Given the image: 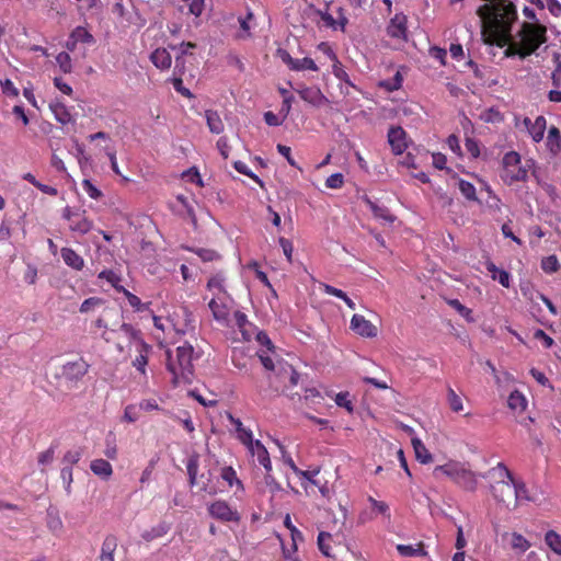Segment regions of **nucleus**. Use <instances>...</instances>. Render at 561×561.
<instances>
[{"label":"nucleus","mask_w":561,"mask_h":561,"mask_svg":"<svg viewBox=\"0 0 561 561\" xmlns=\"http://www.w3.org/2000/svg\"><path fill=\"white\" fill-rule=\"evenodd\" d=\"M91 471L103 480H108L113 474L112 465L102 458L94 459L90 463Z\"/></svg>","instance_id":"5701e85b"},{"label":"nucleus","mask_w":561,"mask_h":561,"mask_svg":"<svg viewBox=\"0 0 561 561\" xmlns=\"http://www.w3.org/2000/svg\"><path fill=\"white\" fill-rule=\"evenodd\" d=\"M547 546L558 556H561V536L554 530H549L545 535Z\"/></svg>","instance_id":"e433bc0d"},{"label":"nucleus","mask_w":561,"mask_h":561,"mask_svg":"<svg viewBox=\"0 0 561 561\" xmlns=\"http://www.w3.org/2000/svg\"><path fill=\"white\" fill-rule=\"evenodd\" d=\"M182 311H183V316H184V323L181 327L175 325V330L178 333L185 334L187 331L194 330L195 321H194V317H193L192 312H190L187 310V308H183Z\"/></svg>","instance_id":"a18cd8bd"},{"label":"nucleus","mask_w":561,"mask_h":561,"mask_svg":"<svg viewBox=\"0 0 561 561\" xmlns=\"http://www.w3.org/2000/svg\"><path fill=\"white\" fill-rule=\"evenodd\" d=\"M503 170L501 179L508 185L515 182L526 181L528 171L520 164V156L516 151H510L504 154Z\"/></svg>","instance_id":"39448f33"},{"label":"nucleus","mask_w":561,"mask_h":561,"mask_svg":"<svg viewBox=\"0 0 561 561\" xmlns=\"http://www.w3.org/2000/svg\"><path fill=\"white\" fill-rule=\"evenodd\" d=\"M534 499L530 496L526 484L523 481L514 479V497L512 508L515 510L524 502H531Z\"/></svg>","instance_id":"4be33fe9"},{"label":"nucleus","mask_w":561,"mask_h":561,"mask_svg":"<svg viewBox=\"0 0 561 561\" xmlns=\"http://www.w3.org/2000/svg\"><path fill=\"white\" fill-rule=\"evenodd\" d=\"M350 328L353 332L363 337L373 339L378 334L377 327L367 320L364 316L357 313L352 317Z\"/></svg>","instance_id":"1a4fd4ad"},{"label":"nucleus","mask_w":561,"mask_h":561,"mask_svg":"<svg viewBox=\"0 0 561 561\" xmlns=\"http://www.w3.org/2000/svg\"><path fill=\"white\" fill-rule=\"evenodd\" d=\"M233 167L239 173L249 176L250 179L259 183L261 186H263V182L261 181V179L257 175H255L244 162L236 161L233 163Z\"/></svg>","instance_id":"3c124183"},{"label":"nucleus","mask_w":561,"mask_h":561,"mask_svg":"<svg viewBox=\"0 0 561 561\" xmlns=\"http://www.w3.org/2000/svg\"><path fill=\"white\" fill-rule=\"evenodd\" d=\"M115 333L124 335L126 337L128 344H131L133 342H135L137 345V344H139V340H142L140 331L135 329L129 323H122L119 325V329L116 330Z\"/></svg>","instance_id":"c85d7f7f"},{"label":"nucleus","mask_w":561,"mask_h":561,"mask_svg":"<svg viewBox=\"0 0 561 561\" xmlns=\"http://www.w3.org/2000/svg\"><path fill=\"white\" fill-rule=\"evenodd\" d=\"M284 526L290 531L291 541L295 543L304 541L302 533L291 523L289 514L284 518Z\"/></svg>","instance_id":"37998d69"},{"label":"nucleus","mask_w":561,"mask_h":561,"mask_svg":"<svg viewBox=\"0 0 561 561\" xmlns=\"http://www.w3.org/2000/svg\"><path fill=\"white\" fill-rule=\"evenodd\" d=\"M458 187L461 194L468 199V201H478L476 187L472 183L463 180L458 179Z\"/></svg>","instance_id":"a19ab883"},{"label":"nucleus","mask_w":561,"mask_h":561,"mask_svg":"<svg viewBox=\"0 0 561 561\" xmlns=\"http://www.w3.org/2000/svg\"><path fill=\"white\" fill-rule=\"evenodd\" d=\"M237 438L247 447L249 448L252 446L255 440L253 439L252 432L249 428H240L239 432H237Z\"/></svg>","instance_id":"4d7b16f0"},{"label":"nucleus","mask_w":561,"mask_h":561,"mask_svg":"<svg viewBox=\"0 0 561 561\" xmlns=\"http://www.w3.org/2000/svg\"><path fill=\"white\" fill-rule=\"evenodd\" d=\"M56 62L64 73H70L72 70L71 57L68 53L61 51L56 56Z\"/></svg>","instance_id":"49530a36"},{"label":"nucleus","mask_w":561,"mask_h":561,"mask_svg":"<svg viewBox=\"0 0 561 561\" xmlns=\"http://www.w3.org/2000/svg\"><path fill=\"white\" fill-rule=\"evenodd\" d=\"M122 294H124V296L127 298L128 300V304L136 310V311H142L147 308V305L146 304H142L140 298L136 295H134L133 293H130L129 290H127L126 288H124V290L122 291Z\"/></svg>","instance_id":"8fccbe9b"},{"label":"nucleus","mask_w":561,"mask_h":561,"mask_svg":"<svg viewBox=\"0 0 561 561\" xmlns=\"http://www.w3.org/2000/svg\"><path fill=\"white\" fill-rule=\"evenodd\" d=\"M488 474L497 478L496 482L491 485V492L494 500L499 504H502L512 511L514 497L513 473L503 462H499L495 467L489 470Z\"/></svg>","instance_id":"20e7f679"},{"label":"nucleus","mask_w":561,"mask_h":561,"mask_svg":"<svg viewBox=\"0 0 561 561\" xmlns=\"http://www.w3.org/2000/svg\"><path fill=\"white\" fill-rule=\"evenodd\" d=\"M524 124L535 142H539L543 139L545 130L547 127V121L543 116L536 117L534 122H531L529 117H525Z\"/></svg>","instance_id":"ddd939ff"},{"label":"nucleus","mask_w":561,"mask_h":561,"mask_svg":"<svg viewBox=\"0 0 561 561\" xmlns=\"http://www.w3.org/2000/svg\"><path fill=\"white\" fill-rule=\"evenodd\" d=\"M333 541L332 535L325 531H320L318 535V548L321 553L328 558H334L332 553L331 542Z\"/></svg>","instance_id":"7c9ffc66"},{"label":"nucleus","mask_w":561,"mask_h":561,"mask_svg":"<svg viewBox=\"0 0 561 561\" xmlns=\"http://www.w3.org/2000/svg\"><path fill=\"white\" fill-rule=\"evenodd\" d=\"M332 62H333L332 64V72H333V75L339 80L344 81L345 83H351L350 82V77H348L347 72L344 70L343 65L341 64L339 58H336Z\"/></svg>","instance_id":"603ef678"},{"label":"nucleus","mask_w":561,"mask_h":561,"mask_svg":"<svg viewBox=\"0 0 561 561\" xmlns=\"http://www.w3.org/2000/svg\"><path fill=\"white\" fill-rule=\"evenodd\" d=\"M291 70L294 71H301V70H311V71H318L319 68L313 61V59L309 57H305L301 59H296L294 61V65L291 67Z\"/></svg>","instance_id":"79ce46f5"},{"label":"nucleus","mask_w":561,"mask_h":561,"mask_svg":"<svg viewBox=\"0 0 561 561\" xmlns=\"http://www.w3.org/2000/svg\"><path fill=\"white\" fill-rule=\"evenodd\" d=\"M547 148L553 154L561 151V133L557 126H551L547 136Z\"/></svg>","instance_id":"bb28decb"},{"label":"nucleus","mask_w":561,"mask_h":561,"mask_svg":"<svg viewBox=\"0 0 561 561\" xmlns=\"http://www.w3.org/2000/svg\"><path fill=\"white\" fill-rule=\"evenodd\" d=\"M60 478L62 479L65 483V490L67 494L71 493V483L73 481L72 478V468L71 467H64L60 471Z\"/></svg>","instance_id":"680f3d73"},{"label":"nucleus","mask_w":561,"mask_h":561,"mask_svg":"<svg viewBox=\"0 0 561 561\" xmlns=\"http://www.w3.org/2000/svg\"><path fill=\"white\" fill-rule=\"evenodd\" d=\"M408 19L403 13H397L387 26V34L397 39H407Z\"/></svg>","instance_id":"9b49d317"},{"label":"nucleus","mask_w":561,"mask_h":561,"mask_svg":"<svg viewBox=\"0 0 561 561\" xmlns=\"http://www.w3.org/2000/svg\"><path fill=\"white\" fill-rule=\"evenodd\" d=\"M546 42L547 27L545 25L524 22L516 37L512 38L510 35L501 47L507 45L505 56H518L520 59H525L533 55Z\"/></svg>","instance_id":"f257e3e1"},{"label":"nucleus","mask_w":561,"mask_h":561,"mask_svg":"<svg viewBox=\"0 0 561 561\" xmlns=\"http://www.w3.org/2000/svg\"><path fill=\"white\" fill-rule=\"evenodd\" d=\"M504 541H507L511 549L516 554H523L530 548V542L528 539H526L522 534L513 531V533H505L502 536Z\"/></svg>","instance_id":"f8f14e48"},{"label":"nucleus","mask_w":561,"mask_h":561,"mask_svg":"<svg viewBox=\"0 0 561 561\" xmlns=\"http://www.w3.org/2000/svg\"><path fill=\"white\" fill-rule=\"evenodd\" d=\"M226 277L222 273H217L213 275L207 282V289L213 293L214 297H228L227 290L225 288Z\"/></svg>","instance_id":"a211bd4d"},{"label":"nucleus","mask_w":561,"mask_h":561,"mask_svg":"<svg viewBox=\"0 0 561 561\" xmlns=\"http://www.w3.org/2000/svg\"><path fill=\"white\" fill-rule=\"evenodd\" d=\"M92 327L96 330H102V333L100 334L101 339L104 340L106 343H110L113 341V337L110 335V333H115V329L108 328V322L106 320L105 316L99 317L93 323Z\"/></svg>","instance_id":"2f4dec72"},{"label":"nucleus","mask_w":561,"mask_h":561,"mask_svg":"<svg viewBox=\"0 0 561 561\" xmlns=\"http://www.w3.org/2000/svg\"><path fill=\"white\" fill-rule=\"evenodd\" d=\"M71 37L78 43L92 45L95 43L93 35L83 26H77L70 33Z\"/></svg>","instance_id":"c9c22d12"},{"label":"nucleus","mask_w":561,"mask_h":561,"mask_svg":"<svg viewBox=\"0 0 561 561\" xmlns=\"http://www.w3.org/2000/svg\"><path fill=\"white\" fill-rule=\"evenodd\" d=\"M103 304V299L99 298V297H90V298H87L85 300H83V302L81 304L80 308H79V311L81 313H87L91 310H93L95 307H99Z\"/></svg>","instance_id":"864d4df0"},{"label":"nucleus","mask_w":561,"mask_h":561,"mask_svg":"<svg viewBox=\"0 0 561 561\" xmlns=\"http://www.w3.org/2000/svg\"><path fill=\"white\" fill-rule=\"evenodd\" d=\"M248 450L253 457H256L259 463L263 466L267 472L272 470L270 454L259 439H256L255 443L248 448Z\"/></svg>","instance_id":"2eb2a0df"},{"label":"nucleus","mask_w":561,"mask_h":561,"mask_svg":"<svg viewBox=\"0 0 561 561\" xmlns=\"http://www.w3.org/2000/svg\"><path fill=\"white\" fill-rule=\"evenodd\" d=\"M2 93L7 96L16 98L19 96V89L13 84L10 79L0 80Z\"/></svg>","instance_id":"6e6d98bb"},{"label":"nucleus","mask_w":561,"mask_h":561,"mask_svg":"<svg viewBox=\"0 0 561 561\" xmlns=\"http://www.w3.org/2000/svg\"><path fill=\"white\" fill-rule=\"evenodd\" d=\"M365 202L368 205L375 218L381 219L389 224H392L394 221L396 217L391 215L390 210L387 207L379 206L369 198H366Z\"/></svg>","instance_id":"a878e982"},{"label":"nucleus","mask_w":561,"mask_h":561,"mask_svg":"<svg viewBox=\"0 0 561 561\" xmlns=\"http://www.w3.org/2000/svg\"><path fill=\"white\" fill-rule=\"evenodd\" d=\"M89 369L90 364L83 357H79L65 363L61 366L60 376L68 385L75 387L89 373Z\"/></svg>","instance_id":"423d86ee"},{"label":"nucleus","mask_w":561,"mask_h":561,"mask_svg":"<svg viewBox=\"0 0 561 561\" xmlns=\"http://www.w3.org/2000/svg\"><path fill=\"white\" fill-rule=\"evenodd\" d=\"M296 92L305 102L310 103L313 106H321L327 101V98L319 88L302 87L300 89H296Z\"/></svg>","instance_id":"4468645a"},{"label":"nucleus","mask_w":561,"mask_h":561,"mask_svg":"<svg viewBox=\"0 0 561 561\" xmlns=\"http://www.w3.org/2000/svg\"><path fill=\"white\" fill-rule=\"evenodd\" d=\"M225 298L226 297H220V299H218V297H213L208 304L209 309L217 321H226L228 319L229 308L224 300Z\"/></svg>","instance_id":"6ab92c4d"},{"label":"nucleus","mask_w":561,"mask_h":561,"mask_svg":"<svg viewBox=\"0 0 561 561\" xmlns=\"http://www.w3.org/2000/svg\"><path fill=\"white\" fill-rule=\"evenodd\" d=\"M368 502L371 504L373 508L376 510L378 514L386 516L388 519L390 518V510L386 502L377 501L371 496L368 497Z\"/></svg>","instance_id":"5fc2aeb1"},{"label":"nucleus","mask_w":561,"mask_h":561,"mask_svg":"<svg viewBox=\"0 0 561 561\" xmlns=\"http://www.w3.org/2000/svg\"><path fill=\"white\" fill-rule=\"evenodd\" d=\"M220 477L225 480L229 486L237 484L239 489H243L242 482L238 479L236 470L228 466L221 469Z\"/></svg>","instance_id":"ea45409f"},{"label":"nucleus","mask_w":561,"mask_h":561,"mask_svg":"<svg viewBox=\"0 0 561 561\" xmlns=\"http://www.w3.org/2000/svg\"><path fill=\"white\" fill-rule=\"evenodd\" d=\"M49 108L60 124L66 125L72 121V115L64 103L56 101L49 105Z\"/></svg>","instance_id":"393cba45"},{"label":"nucleus","mask_w":561,"mask_h":561,"mask_svg":"<svg viewBox=\"0 0 561 561\" xmlns=\"http://www.w3.org/2000/svg\"><path fill=\"white\" fill-rule=\"evenodd\" d=\"M403 78L400 71H397L396 75L388 80H383L380 82V87L385 88L387 91H396L399 90L402 85Z\"/></svg>","instance_id":"c03bdc74"},{"label":"nucleus","mask_w":561,"mask_h":561,"mask_svg":"<svg viewBox=\"0 0 561 561\" xmlns=\"http://www.w3.org/2000/svg\"><path fill=\"white\" fill-rule=\"evenodd\" d=\"M81 459V453L79 450H69L64 455L62 462L66 467H71L79 462Z\"/></svg>","instance_id":"69168bd1"},{"label":"nucleus","mask_w":561,"mask_h":561,"mask_svg":"<svg viewBox=\"0 0 561 561\" xmlns=\"http://www.w3.org/2000/svg\"><path fill=\"white\" fill-rule=\"evenodd\" d=\"M298 543L291 542L290 548H287L282 543L283 557L289 561H301L297 556Z\"/></svg>","instance_id":"13d9d810"},{"label":"nucleus","mask_w":561,"mask_h":561,"mask_svg":"<svg viewBox=\"0 0 561 561\" xmlns=\"http://www.w3.org/2000/svg\"><path fill=\"white\" fill-rule=\"evenodd\" d=\"M485 268L493 280H497L505 288L510 287L511 275L507 271L500 270L492 261L485 262Z\"/></svg>","instance_id":"412c9836"},{"label":"nucleus","mask_w":561,"mask_h":561,"mask_svg":"<svg viewBox=\"0 0 561 561\" xmlns=\"http://www.w3.org/2000/svg\"><path fill=\"white\" fill-rule=\"evenodd\" d=\"M447 402L453 412L458 413L463 410V403L460 396H458L450 386L447 387Z\"/></svg>","instance_id":"58836bf2"},{"label":"nucleus","mask_w":561,"mask_h":561,"mask_svg":"<svg viewBox=\"0 0 561 561\" xmlns=\"http://www.w3.org/2000/svg\"><path fill=\"white\" fill-rule=\"evenodd\" d=\"M388 142L394 154L403 153L408 147L405 130L400 126L391 127L388 131Z\"/></svg>","instance_id":"9d476101"},{"label":"nucleus","mask_w":561,"mask_h":561,"mask_svg":"<svg viewBox=\"0 0 561 561\" xmlns=\"http://www.w3.org/2000/svg\"><path fill=\"white\" fill-rule=\"evenodd\" d=\"M412 445L416 459L421 463H428L432 461V455L420 438H412Z\"/></svg>","instance_id":"473e14b6"},{"label":"nucleus","mask_w":561,"mask_h":561,"mask_svg":"<svg viewBox=\"0 0 561 561\" xmlns=\"http://www.w3.org/2000/svg\"><path fill=\"white\" fill-rule=\"evenodd\" d=\"M541 268L546 273H556L560 268L558 257L556 255H549L541 260Z\"/></svg>","instance_id":"09e8293b"},{"label":"nucleus","mask_w":561,"mask_h":561,"mask_svg":"<svg viewBox=\"0 0 561 561\" xmlns=\"http://www.w3.org/2000/svg\"><path fill=\"white\" fill-rule=\"evenodd\" d=\"M507 405L514 411L523 412L527 407V400L522 392L515 390L510 394Z\"/></svg>","instance_id":"f704fd0d"},{"label":"nucleus","mask_w":561,"mask_h":561,"mask_svg":"<svg viewBox=\"0 0 561 561\" xmlns=\"http://www.w3.org/2000/svg\"><path fill=\"white\" fill-rule=\"evenodd\" d=\"M433 473L435 477H438V474L446 476L466 491L473 492L478 486V474L466 462L450 460L444 465L436 466Z\"/></svg>","instance_id":"7ed1b4c3"},{"label":"nucleus","mask_w":561,"mask_h":561,"mask_svg":"<svg viewBox=\"0 0 561 561\" xmlns=\"http://www.w3.org/2000/svg\"><path fill=\"white\" fill-rule=\"evenodd\" d=\"M198 456L193 455L187 459L186 462V471L188 474V481L191 485H195L197 482V473H198Z\"/></svg>","instance_id":"4c0bfd02"},{"label":"nucleus","mask_w":561,"mask_h":561,"mask_svg":"<svg viewBox=\"0 0 561 561\" xmlns=\"http://www.w3.org/2000/svg\"><path fill=\"white\" fill-rule=\"evenodd\" d=\"M60 255L65 264L75 271H82L84 267L83 257L78 254L73 249L64 247L60 249Z\"/></svg>","instance_id":"dca6fc26"},{"label":"nucleus","mask_w":561,"mask_h":561,"mask_svg":"<svg viewBox=\"0 0 561 561\" xmlns=\"http://www.w3.org/2000/svg\"><path fill=\"white\" fill-rule=\"evenodd\" d=\"M194 348L185 343L176 347L175 358L171 351H167V369L172 374V383L178 386L181 382H191L193 376Z\"/></svg>","instance_id":"f03ea898"},{"label":"nucleus","mask_w":561,"mask_h":561,"mask_svg":"<svg viewBox=\"0 0 561 561\" xmlns=\"http://www.w3.org/2000/svg\"><path fill=\"white\" fill-rule=\"evenodd\" d=\"M62 217L69 221L70 230L80 234L88 233L93 227V221L87 217L85 210L72 209L67 206L62 211Z\"/></svg>","instance_id":"0eeeda50"},{"label":"nucleus","mask_w":561,"mask_h":561,"mask_svg":"<svg viewBox=\"0 0 561 561\" xmlns=\"http://www.w3.org/2000/svg\"><path fill=\"white\" fill-rule=\"evenodd\" d=\"M172 84H173L174 90H175L176 92H179L181 95H183V96H185V98H187V99L193 98L192 92H191L187 88H185V87L183 85V80H182V78H180V77H178V78H173V79H172Z\"/></svg>","instance_id":"338daca9"},{"label":"nucleus","mask_w":561,"mask_h":561,"mask_svg":"<svg viewBox=\"0 0 561 561\" xmlns=\"http://www.w3.org/2000/svg\"><path fill=\"white\" fill-rule=\"evenodd\" d=\"M151 62L161 70H167L172 65V57L165 48H157L150 55Z\"/></svg>","instance_id":"aec40b11"},{"label":"nucleus","mask_w":561,"mask_h":561,"mask_svg":"<svg viewBox=\"0 0 561 561\" xmlns=\"http://www.w3.org/2000/svg\"><path fill=\"white\" fill-rule=\"evenodd\" d=\"M82 187L84 192L93 199H98L102 196L101 191L95 187L90 180H83Z\"/></svg>","instance_id":"e2e57ef3"},{"label":"nucleus","mask_w":561,"mask_h":561,"mask_svg":"<svg viewBox=\"0 0 561 561\" xmlns=\"http://www.w3.org/2000/svg\"><path fill=\"white\" fill-rule=\"evenodd\" d=\"M397 550L402 557H416L426 554L422 542L417 543L416 546L400 543L397 545Z\"/></svg>","instance_id":"72a5a7b5"},{"label":"nucleus","mask_w":561,"mask_h":561,"mask_svg":"<svg viewBox=\"0 0 561 561\" xmlns=\"http://www.w3.org/2000/svg\"><path fill=\"white\" fill-rule=\"evenodd\" d=\"M534 339L541 341L546 348H550L554 343L553 339L541 329H537L534 332Z\"/></svg>","instance_id":"774afa93"},{"label":"nucleus","mask_w":561,"mask_h":561,"mask_svg":"<svg viewBox=\"0 0 561 561\" xmlns=\"http://www.w3.org/2000/svg\"><path fill=\"white\" fill-rule=\"evenodd\" d=\"M344 184V176L342 173H334V174H331L327 180H325V186L329 187V188H341Z\"/></svg>","instance_id":"bf43d9fd"},{"label":"nucleus","mask_w":561,"mask_h":561,"mask_svg":"<svg viewBox=\"0 0 561 561\" xmlns=\"http://www.w3.org/2000/svg\"><path fill=\"white\" fill-rule=\"evenodd\" d=\"M136 348L139 354L133 360V366L141 374H145L148 364V354L151 347L144 340H139V344L136 345Z\"/></svg>","instance_id":"f3484780"},{"label":"nucleus","mask_w":561,"mask_h":561,"mask_svg":"<svg viewBox=\"0 0 561 561\" xmlns=\"http://www.w3.org/2000/svg\"><path fill=\"white\" fill-rule=\"evenodd\" d=\"M335 403L341 408H345L348 412L353 411V403L352 400L350 399L348 392L337 393L335 397Z\"/></svg>","instance_id":"052dcab7"},{"label":"nucleus","mask_w":561,"mask_h":561,"mask_svg":"<svg viewBox=\"0 0 561 561\" xmlns=\"http://www.w3.org/2000/svg\"><path fill=\"white\" fill-rule=\"evenodd\" d=\"M207 126L213 134H220L224 130V123L216 111L208 110L205 112Z\"/></svg>","instance_id":"c756f323"},{"label":"nucleus","mask_w":561,"mask_h":561,"mask_svg":"<svg viewBox=\"0 0 561 561\" xmlns=\"http://www.w3.org/2000/svg\"><path fill=\"white\" fill-rule=\"evenodd\" d=\"M105 449L104 455L107 459L115 460L117 458V446L115 442V436L113 434H110L105 439Z\"/></svg>","instance_id":"de8ad7c7"},{"label":"nucleus","mask_w":561,"mask_h":561,"mask_svg":"<svg viewBox=\"0 0 561 561\" xmlns=\"http://www.w3.org/2000/svg\"><path fill=\"white\" fill-rule=\"evenodd\" d=\"M208 514L220 522H240V514L236 508H232L225 500H217L210 503L207 507Z\"/></svg>","instance_id":"6e6552de"},{"label":"nucleus","mask_w":561,"mask_h":561,"mask_svg":"<svg viewBox=\"0 0 561 561\" xmlns=\"http://www.w3.org/2000/svg\"><path fill=\"white\" fill-rule=\"evenodd\" d=\"M117 548V539L113 535L104 538L101 547L100 561H115L114 553Z\"/></svg>","instance_id":"b1692460"},{"label":"nucleus","mask_w":561,"mask_h":561,"mask_svg":"<svg viewBox=\"0 0 561 561\" xmlns=\"http://www.w3.org/2000/svg\"><path fill=\"white\" fill-rule=\"evenodd\" d=\"M316 13L321 18L324 22L325 26L335 30L337 27L336 20L328 12V9L322 11L320 9L316 10Z\"/></svg>","instance_id":"0e129e2a"},{"label":"nucleus","mask_w":561,"mask_h":561,"mask_svg":"<svg viewBox=\"0 0 561 561\" xmlns=\"http://www.w3.org/2000/svg\"><path fill=\"white\" fill-rule=\"evenodd\" d=\"M99 279H105L111 286L118 293L124 290V286L121 285L122 275L113 270H103L98 275Z\"/></svg>","instance_id":"cd10ccee"}]
</instances>
